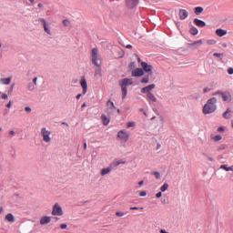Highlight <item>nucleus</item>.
Instances as JSON below:
<instances>
[{"instance_id":"1","label":"nucleus","mask_w":233,"mask_h":233,"mask_svg":"<svg viewBox=\"0 0 233 233\" xmlns=\"http://www.w3.org/2000/svg\"><path fill=\"white\" fill-rule=\"evenodd\" d=\"M216 103H218L217 97L208 99L203 107V114H212L213 112H216Z\"/></svg>"},{"instance_id":"2","label":"nucleus","mask_w":233,"mask_h":233,"mask_svg":"<svg viewBox=\"0 0 233 233\" xmlns=\"http://www.w3.org/2000/svg\"><path fill=\"white\" fill-rule=\"evenodd\" d=\"M119 85L122 90V99H125V97H127V94L128 93L127 86H130L131 85H134V81H132V79L130 78H124L119 81Z\"/></svg>"},{"instance_id":"3","label":"nucleus","mask_w":233,"mask_h":233,"mask_svg":"<svg viewBox=\"0 0 233 233\" xmlns=\"http://www.w3.org/2000/svg\"><path fill=\"white\" fill-rule=\"evenodd\" d=\"M91 57L93 65H95V66H96L97 68H101V63H99V61H101V56H99V51L97 50V48L92 49Z\"/></svg>"},{"instance_id":"4","label":"nucleus","mask_w":233,"mask_h":233,"mask_svg":"<svg viewBox=\"0 0 233 233\" xmlns=\"http://www.w3.org/2000/svg\"><path fill=\"white\" fill-rule=\"evenodd\" d=\"M212 96H221L223 101H225L226 103H230V101H232V95L228 91H218L213 93Z\"/></svg>"},{"instance_id":"5","label":"nucleus","mask_w":233,"mask_h":233,"mask_svg":"<svg viewBox=\"0 0 233 233\" xmlns=\"http://www.w3.org/2000/svg\"><path fill=\"white\" fill-rule=\"evenodd\" d=\"M51 134L52 133L48 129H46V127H43L40 131V135L43 137V141L45 143H51L52 141V137H50Z\"/></svg>"},{"instance_id":"6","label":"nucleus","mask_w":233,"mask_h":233,"mask_svg":"<svg viewBox=\"0 0 233 233\" xmlns=\"http://www.w3.org/2000/svg\"><path fill=\"white\" fill-rule=\"evenodd\" d=\"M117 137L120 139V141H123L124 143H127L128 139H130V134H128V131L126 129H122L118 131Z\"/></svg>"},{"instance_id":"7","label":"nucleus","mask_w":233,"mask_h":233,"mask_svg":"<svg viewBox=\"0 0 233 233\" xmlns=\"http://www.w3.org/2000/svg\"><path fill=\"white\" fill-rule=\"evenodd\" d=\"M38 21H39V23L42 24L46 34H47V35H52V30H51L52 27L50 26V24H48V22H46V19L40 18V19H38Z\"/></svg>"},{"instance_id":"8","label":"nucleus","mask_w":233,"mask_h":233,"mask_svg":"<svg viewBox=\"0 0 233 233\" xmlns=\"http://www.w3.org/2000/svg\"><path fill=\"white\" fill-rule=\"evenodd\" d=\"M106 114L107 116H112L114 114V112H116V106L114 105V102H112L111 100H108L106 102Z\"/></svg>"},{"instance_id":"9","label":"nucleus","mask_w":233,"mask_h":233,"mask_svg":"<svg viewBox=\"0 0 233 233\" xmlns=\"http://www.w3.org/2000/svg\"><path fill=\"white\" fill-rule=\"evenodd\" d=\"M52 216H63V208L59 203H56L53 206Z\"/></svg>"},{"instance_id":"10","label":"nucleus","mask_w":233,"mask_h":233,"mask_svg":"<svg viewBox=\"0 0 233 233\" xmlns=\"http://www.w3.org/2000/svg\"><path fill=\"white\" fill-rule=\"evenodd\" d=\"M141 67L143 68L142 70L144 72H147L148 74V76H152V66L148 65L146 62H141Z\"/></svg>"},{"instance_id":"11","label":"nucleus","mask_w":233,"mask_h":233,"mask_svg":"<svg viewBox=\"0 0 233 233\" xmlns=\"http://www.w3.org/2000/svg\"><path fill=\"white\" fill-rule=\"evenodd\" d=\"M132 77H141V76H145V71L141 68L133 69L131 72Z\"/></svg>"},{"instance_id":"12","label":"nucleus","mask_w":233,"mask_h":233,"mask_svg":"<svg viewBox=\"0 0 233 233\" xmlns=\"http://www.w3.org/2000/svg\"><path fill=\"white\" fill-rule=\"evenodd\" d=\"M127 8H136L139 5V0H126Z\"/></svg>"},{"instance_id":"13","label":"nucleus","mask_w":233,"mask_h":233,"mask_svg":"<svg viewBox=\"0 0 233 233\" xmlns=\"http://www.w3.org/2000/svg\"><path fill=\"white\" fill-rule=\"evenodd\" d=\"M154 88H156V86L154 84H151L146 87H143L141 89L142 94H152V92H150L151 90H154Z\"/></svg>"},{"instance_id":"14","label":"nucleus","mask_w":233,"mask_h":233,"mask_svg":"<svg viewBox=\"0 0 233 233\" xmlns=\"http://www.w3.org/2000/svg\"><path fill=\"white\" fill-rule=\"evenodd\" d=\"M179 19L181 21H185V19H187V17H188V11L185 10V9H179Z\"/></svg>"},{"instance_id":"15","label":"nucleus","mask_w":233,"mask_h":233,"mask_svg":"<svg viewBox=\"0 0 233 233\" xmlns=\"http://www.w3.org/2000/svg\"><path fill=\"white\" fill-rule=\"evenodd\" d=\"M194 25H196V26H198L199 28H204V26H207V23H205V21L198 18L194 19Z\"/></svg>"},{"instance_id":"16","label":"nucleus","mask_w":233,"mask_h":233,"mask_svg":"<svg viewBox=\"0 0 233 233\" xmlns=\"http://www.w3.org/2000/svg\"><path fill=\"white\" fill-rule=\"evenodd\" d=\"M80 85L82 86L83 89V94H86V90L88 89V84H86V79H82L80 81Z\"/></svg>"},{"instance_id":"17","label":"nucleus","mask_w":233,"mask_h":233,"mask_svg":"<svg viewBox=\"0 0 233 233\" xmlns=\"http://www.w3.org/2000/svg\"><path fill=\"white\" fill-rule=\"evenodd\" d=\"M102 123L105 127L108 126L110 123V117L106 116V115L103 114L101 116Z\"/></svg>"},{"instance_id":"18","label":"nucleus","mask_w":233,"mask_h":233,"mask_svg":"<svg viewBox=\"0 0 233 233\" xmlns=\"http://www.w3.org/2000/svg\"><path fill=\"white\" fill-rule=\"evenodd\" d=\"M147 101H149V103H156L157 101V98H156V96H154V93H148Z\"/></svg>"},{"instance_id":"19","label":"nucleus","mask_w":233,"mask_h":233,"mask_svg":"<svg viewBox=\"0 0 233 233\" xmlns=\"http://www.w3.org/2000/svg\"><path fill=\"white\" fill-rule=\"evenodd\" d=\"M51 221V218L50 217H43L41 219H40V225H48V223H50Z\"/></svg>"},{"instance_id":"20","label":"nucleus","mask_w":233,"mask_h":233,"mask_svg":"<svg viewBox=\"0 0 233 233\" xmlns=\"http://www.w3.org/2000/svg\"><path fill=\"white\" fill-rule=\"evenodd\" d=\"M216 35L218 37H223V35H227V30H225V29H217L216 30Z\"/></svg>"},{"instance_id":"21","label":"nucleus","mask_w":233,"mask_h":233,"mask_svg":"<svg viewBox=\"0 0 233 233\" xmlns=\"http://www.w3.org/2000/svg\"><path fill=\"white\" fill-rule=\"evenodd\" d=\"M112 168L113 167H106V168H103L101 170V176H106V174H110V172H112Z\"/></svg>"},{"instance_id":"22","label":"nucleus","mask_w":233,"mask_h":233,"mask_svg":"<svg viewBox=\"0 0 233 233\" xmlns=\"http://www.w3.org/2000/svg\"><path fill=\"white\" fill-rule=\"evenodd\" d=\"M125 163H127V161L125 160H115L110 167H119V165H125Z\"/></svg>"},{"instance_id":"23","label":"nucleus","mask_w":233,"mask_h":233,"mask_svg":"<svg viewBox=\"0 0 233 233\" xmlns=\"http://www.w3.org/2000/svg\"><path fill=\"white\" fill-rule=\"evenodd\" d=\"M5 219L6 221H8L9 223H14L15 221V218H14V215L12 213H8L5 216Z\"/></svg>"},{"instance_id":"24","label":"nucleus","mask_w":233,"mask_h":233,"mask_svg":"<svg viewBox=\"0 0 233 233\" xmlns=\"http://www.w3.org/2000/svg\"><path fill=\"white\" fill-rule=\"evenodd\" d=\"M0 83L2 85H10V83H12V77L1 78Z\"/></svg>"},{"instance_id":"25","label":"nucleus","mask_w":233,"mask_h":233,"mask_svg":"<svg viewBox=\"0 0 233 233\" xmlns=\"http://www.w3.org/2000/svg\"><path fill=\"white\" fill-rule=\"evenodd\" d=\"M220 168L222 169V170H226V172H233V166H231V167H227V165H221L220 166Z\"/></svg>"},{"instance_id":"26","label":"nucleus","mask_w":233,"mask_h":233,"mask_svg":"<svg viewBox=\"0 0 233 233\" xmlns=\"http://www.w3.org/2000/svg\"><path fill=\"white\" fill-rule=\"evenodd\" d=\"M203 7H201V6H197V7H195V15H199V14H203Z\"/></svg>"},{"instance_id":"27","label":"nucleus","mask_w":233,"mask_h":233,"mask_svg":"<svg viewBox=\"0 0 233 233\" xmlns=\"http://www.w3.org/2000/svg\"><path fill=\"white\" fill-rule=\"evenodd\" d=\"M228 114H232V109L228 108V109L226 110V112H224L223 117H224L225 119H229L230 116H228Z\"/></svg>"},{"instance_id":"28","label":"nucleus","mask_w":233,"mask_h":233,"mask_svg":"<svg viewBox=\"0 0 233 233\" xmlns=\"http://www.w3.org/2000/svg\"><path fill=\"white\" fill-rule=\"evenodd\" d=\"M189 34H191V35H198V34H199V31L196 27H191L189 30Z\"/></svg>"},{"instance_id":"29","label":"nucleus","mask_w":233,"mask_h":233,"mask_svg":"<svg viewBox=\"0 0 233 233\" xmlns=\"http://www.w3.org/2000/svg\"><path fill=\"white\" fill-rule=\"evenodd\" d=\"M141 83H143L144 85H148V83H150V76H144L142 79H141Z\"/></svg>"},{"instance_id":"30","label":"nucleus","mask_w":233,"mask_h":233,"mask_svg":"<svg viewBox=\"0 0 233 233\" xmlns=\"http://www.w3.org/2000/svg\"><path fill=\"white\" fill-rule=\"evenodd\" d=\"M203 45V40H197L191 44V46H201Z\"/></svg>"},{"instance_id":"31","label":"nucleus","mask_w":233,"mask_h":233,"mask_svg":"<svg viewBox=\"0 0 233 233\" xmlns=\"http://www.w3.org/2000/svg\"><path fill=\"white\" fill-rule=\"evenodd\" d=\"M95 76L96 77H101V67H97L96 70H95Z\"/></svg>"},{"instance_id":"32","label":"nucleus","mask_w":233,"mask_h":233,"mask_svg":"<svg viewBox=\"0 0 233 233\" xmlns=\"http://www.w3.org/2000/svg\"><path fill=\"white\" fill-rule=\"evenodd\" d=\"M161 192H167V190H168V184H164L161 187H160Z\"/></svg>"},{"instance_id":"33","label":"nucleus","mask_w":233,"mask_h":233,"mask_svg":"<svg viewBox=\"0 0 233 233\" xmlns=\"http://www.w3.org/2000/svg\"><path fill=\"white\" fill-rule=\"evenodd\" d=\"M207 45L212 46V45H216L217 41L214 39H208L206 41Z\"/></svg>"},{"instance_id":"34","label":"nucleus","mask_w":233,"mask_h":233,"mask_svg":"<svg viewBox=\"0 0 233 233\" xmlns=\"http://www.w3.org/2000/svg\"><path fill=\"white\" fill-rule=\"evenodd\" d=\"M153 176H155L156 179H161V174L157 171L153 172Z\"/></svg>"},{"instance_id":"35","label":"nucleus","mask_w":233,"mask_h":233,"mask_svg":"<svg viewBox=\"0 0 233 233\" xmlns=\"http://www.w3.org/2000/svg\"><path fill=\"white\" fill-rule=\"evenodd\" d=\"M116 216L117 218H123V216H125V212H123V211H116Z\"/></svg>"},{"instance_id":"36","label":"nucleus","mask_w":233,"mask_h":233,"mask_svg":"<svg viewBox=\"0 0 233 233\" xmlns=\"http://www.w3.org/2000/svg\"><path fill=\"white\" fill-rule=\"evenodd\" d=\"M127 128H132V127H136V123H134V122H127Z\"/></svg>"},{"instance_id":"37","label":"nucleus","mask_w":233,"mask_h":233,"mask_svg":"<svg viewBox=\"0 0 233 233\" xmlns=\"http://www.w3.org/2000/svg\"><path fill=\"white\" fill-rule=\"evenodd\" d=\"M130 70H134V68H136V62H131L128 66Z\"/></svg>"},{"instance_id":"38","label":"nucleus","mask_w":233,"mask_h":233,"mask_svg":"<svg viewBox=\"0 0 233 233\" xmlns=\"http://www.w3.org/2000/svg\"><path fill=\"white\" fill-rule=\"evenodd\" d=\"M214 141H221L222 139V137L221 135H217L213 137Z\"/></svg>"},{"instance_id":"39","label":"nucleus","mask_w":233,"mask_h":233,"mask_svg":"<svg viewBox=\"0 0 233 233\" xmlns=\"http://www.w3.org/2000/svg\"><path fill=\"white\" fill-rule=\"evenodd\" d=\"M27 88H28V90H29L30 92L35 90V87L34 85H32V84H29L28 86H27Z\"/></svg>"},{"instance_id":"40","label":"nucleus","mask_w":233,"mask_h":233,"mask_svg":"<svg viewBox=\"0 0 233 233\" xmlns=\"http://www.w3.org/2000/svg\"><path fill=\"white\" fill-rule=\"evenodd\" d=\"M63 25H64V26H69L70 25V21L66 19V20L63 21Z\"/></svg>"},{"instance_id":"41","label":"nucleus","mask_w":233,"mask_h":233,"mask_svg":"<svg viewBox=\"0 0 233 233\" xmlns=\"http://www.w3.org/2000/svg\"><path fill=\"white\" fill-rule=\"evenodd\" d=\"M139 196H140V198H145V196H147V191H141L139 193Z\"/></svg>"},{"instance_id":"42","label":"nucleus","mask_w":233,"mask_h":233,"mask_svg":"<svg viewBox=\"0 0 233 233\" xmlns=\"http://www.w3.org/2000/svg\"><path fill=\"white\" fill-rule=\"evenodd\" d=\"M1 97L2 99H8V95H6V93H3Z\"/></svg>"},{"instance_id":"43","label":"nucleus","mask_w":233,"mask_h":233,"mask_svg":"<svg viewBox=\"0 0 233 233\" xmlns=\"http://www.w3.org/2000/svg\"><path fill=\"white\" fill-rule=\"evenodd\" d=\"M14 86H15L14 84L10 86L8 94H12V92H14Z\"/></svg>"},{"instance_id":"44","label":"nucleus","mask_w":233,"mask_h":233,"mask_svg":"<svg viewBox=\"0 0 233 233\" xmlns=\"http://www.w3.org/2000/svg\"><path fill=\"white\" fill-rule=\"evenodd\" d=\"M228 74H229V76H232V74H233V68L232 67H229L228 69Z\"/></svg>"},{"instance_id":"45","label":"nucleus","mask_w":233,"mask_h":233,"mask_svg":"<svg viewBox=\"0 0 233 233\" xmlns=\"http://www.w3.org/2000/svg\"><path fill=\"white\" fill-rule=\"evenodd\" d=\"M25 112H28V113L32 112V108L30 106H25Z\"/></svg>"},{"instance_id":"46","label":"nucleus","mask_w":233,"mask_h":233,"mask_svg":"<svg viewBox=\"0 0 233 233\" xmlns=\"http://www.w3.org/2000/svg\"><path fill=\"white\" fill-rule=\"evenodd\" d=\"M203 92H204V94H207V92H210V88L205 87V88L203 89Z\"/></svg>"},{"instance_id":"47","label":"nucleus","mask_w":233,"mask_h":233,"mask_svg":"<svg viewBox=\"0 0 233 233\" xmlns=\"http://www.w3.org/2000/svg\"><path fill=\"white\" fill-rule=\"evenodd\" d=\"M205 156H206L208 161H214V158L212 157H208L207 155H205Z\"/></svg>"},{"instance_id":"48","label":"nucleus","mask_w":233,"mask_h":233,"mask_svg":"<svg viewBox=\"0 0 233 233\" xmlns=\"http://www.w3.org/2000/svg\"><path fill=\"white\" fill-rule=\"evenodd\" d=\"M161 196H163V193H161V191L156 194V198H161Z\"/></svg>"},{"instance_id":"49","label":"nucleus","mask_w":233,"mask_h":233,"mask_svg":"<svg viewBox=\"0 0 233 233\" xmlns=\"http://www.w3.org/2000/svg\"><path fill=\"white\" fill-rule=\"evenodd\" d=\"M225 128L223 127H219L218 128V132H224Z\"/></svg>"},{"instance_id":"50","label":"nucleus","mask_w":233,"mask_h":233,"mask_svg":"<svg viewBox=\"0 0 233 233\" xmlns=\"http://www.w3.org/2000/svg\"><path fill=\"white\" fill-rule=\"evenodd\" d=\"M33 83H34V85H35V86H37V77H35V78L33 79Z\"/></svg>"},{"instance_id":"51","label":"nucleus","mask_w":233,"mask_h":233,"mask_svg":"<svg viewBox=\"0 0 233 233\" xmlns=\"http://www.w3.org/2000/svg\"><path fill=\"white\" fill-rule=\"evenodd\" d=\"M66 227H67V225H66V224H61V225H60V228H62V229L66 228Z\"/></svg>"},{"instance_id":"52","label":"nucleus","mask_w":233,"mask_h":233,"mask_svg":"<svg viewBox=\"0 0 233 233\" xmlns=\"http://www.w3.org/2000/svg\"><path fill=\"white\" fill-rule=\"evenodd\" d=\"M7 108H12V101H9V103L6 105Z\"/></svg>"},{"instance_id":"53","label":"nucleus","mask_w":233,"mask_h":233,"mask_svg":"<svg viewBox=\"0 0 233 233\" xmlns=\"http://www.w3.org/2000/svg\"><path fill=\"white\" fill-rule=\"evenodd\" d=\"M120 57H123L125 56V52L123 50L119 49Z\"/></svg>"},{"instance_id":"54","label":"nucleus","mask_w":233,"mask_h":233,"mask_svg":"<svg viewBox=\"0 0 233 233\" xmlns=\"http://www.w3.org/2000/svg\"><path fill=\"white\" fill-rule=\"evenodd\" d=\"M213 56H214L215 57H219V56H221V54H220V53H214Z\"/></svg>"},{"instance_id":"55","label":"nucleus","mask_w":233,"mask_h":233,"mask_svg":"<svg viewBox=\"0 0 233 233\" xmlns=\"http://www.w3.org/2000/svg\"><path fill=\"white\" fill-rule=\"evenodd\" d=\"M9 135L15 136V131H14V130L9 131Z\"/></svg>"},{"instance_id":"56","label":"nucleus","mask_w":233,"mask_h":233,"mask_svg":"<svg viewBox=\"0 0 233 233\" xmlns=\"http://www.w3.org/2000/svg\"><path fill=\"white\" fill-rule=\"evenodd\" d=\"M129 209H131V210H139V208H137V207H133V208H129Z\"/></svg>"},{"instance_id":"57","label":"nucleus","mask_w":233,"mask_h":233,"mask_svg":"<svg viewBox=\"0 0 233 233\" xmlns=\"http://www.w3.org/2000/svg\"><path fill=\"white\" fill-rule=\"evenodd\" d=\"M159 121H160V123H164L165 118H163V116H159Z\"/></svg>"},{"instance_id":"58","label":"nucleus","mask_w":233,"mask_h":233,"mask_svg":"<svg viewBox=\"0 0 233 233\" xmlns=\"http://www.w3.org/2000/svg\"><path fill=\"white\" fill-rule=\"evenodd\" d=\"M126 48L132 49V45L126 46Z\"/></svg>"},{"instance_id":"59","label":"nucleus","mask_w":233,"mask_h":233,"mask_svg":"<svg viewBox=\"0 0 233 233\" xmlns=\"http://www.w3.org/2000/svg\"><path fill=\"white\" fill-rule=\"evenodd\" d=\"M160 233H168V232L167 230H165V229H161Z\"/></svg>"},{"instance_id":"60","label":"nucleus","mask_w":233,"mask_h":233,"mask_svg":"<svg viewBox=\"0 0 233 233\" xmlns=\"http://www.w3.org/2000/svg\"><path fill=\"white\" fill-rule=\"evenodd\" d=\"M143 183H145V181L141 180V181L138 183L139 187H141V186L143 185Z\"/></svg>"},{"instance_id":"61","label":"nucleus","mask_w":233,"mask_h":233,"mask_svg":"<svg viewBox=\"0 0 233 233\" xmlns=\"http://www.w3.org/2000/svg\"><path fill=\"white\" fill-rule=\"evenodd\" d=\"M76 99H81V94H78V95L76 96Z\"/></svg>"},{"instance_id":"62","label":"nucleus","mask_w":233,"mask_h":233,"mask_svg":"<svg viewBox=\"0 0 233 233\" xmlns=\"http://www.w3.org/2000/svg\"><path fill=\"white\" fill-rule=\"evenodd\" d=\"M85 106H86V104L84 103L82 106H81V108H85Z\"/></svg>"},{"instance_id":"63","label":"nucleus","mask_w":233,"mask_h":233,"mask_svg":"<svg viewBox=\"0 0 233 233\" xmlns=\"http://www.w3.org/2000/svg\"><path fill=\"white\" fill-rule=\"evenodd\" d=\"M84 150H86V143H84Z\"/></svg>"},{"instance_id":"64","label":"nucleus","mask_w":233,"mask_h":233,"mask_svg":"<svg viewBox=\"0 0 233 233\" xmlns=\"http://www.w3.org/2000/svg\"><path fill=\"white\" fill-rule=\"evenodd\" d=\"M43 7V4H38V8Z\"/></svg>"}]
</instances>
